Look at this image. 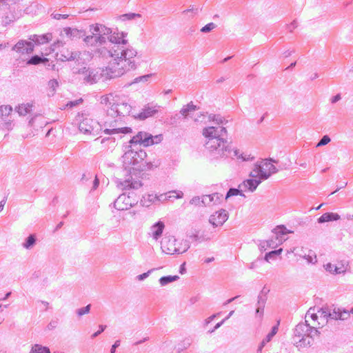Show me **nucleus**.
I'll use <instances>...</instances> for the list:
<instances>
[{
	"label": "nucleus",
	"mask_w": 353,
	"mask_h": 353,
	"mask_svg": "<svg viewBox=\"0 0 353 353\" xmlns=\"http://www.w3.org/2000/svg\"><path fill=\"white\" fill-rule=\"evenodd\" d=\"M329 314L322 309L310 308L305 317V324L296 325L294 334L299 341H305L306 336L311 338L318 336L319 330L323 327L328 322Z\"/></svg>",
	"instance_id": "nucleus-1"
},
{
	"label": "nucleus",
	"mask_w": 353,
	"mask_h": 353,
	"mask_svg": "<svg viewBox=\"0 0 353 353\" xmlns=\"http://www.w3.org/2000/svg\"><path fill=\"white\" fill-rule=\"evenodd\" d=\"M100 103L104 107L106 116L115 120L129 115L132 110L125 96L116 92L102 95Z\"/></svg>",
	"instance_id": "nucleus-2"
},
{
	"label": "nucleus",
	"mask_w": 353,
	"mask_h": 353,
	"mask_svg": "<svg viewBox=\"0 0 353 353\" xmlns=\"http://www.w3.org/2000/svg\"><path fill=\"white\" fill-rule=\"evenodd\" d=\"M90 35L86 36L83 41L87 46L99 48L106 41V37L112 33L110 28L100 23L90 26Z\"/></svg>",
	"instance_id": "nucleus-3"
},
{
	"label": "nucleus",
	"mask_w": 353,
	"mask_h": 353,
	"mask_svg": "<svg viewBox=\"0 0 353 353\" xmlns=\"http://www.w3.org/2000/svg\"><path fill=\"white\" fill-rule=\"evenodd\" d=\"M134 64L125 58L116 57L112 59L106 68V74L110 78H115L121 76L130 68L134 67Z\"/></svg>",
	"instance_id": "nucleus-4"
},
{
	"label": "nucleus",
	"mask_w": 353,
	"mask_h": 353,
	"mask_svg": "<svg viewBox=\"0 0 353 353\" xmlns=\"http://www.w3.org/2000/svg\"><path fill=\"white\" fill-rule=\"evenodd\" d=\"M163 140L162 134L152 136L145 132H139L134 136L130 141L132 144L140 145L144 147H148L154 144H158Z\"/></svg>",
	"instance_id": "nucleus-5"
},
{
	"label": "nucleus",
	"mask_w": 353,
	"mask_h": 353,
	"mask_svg": "<svg viewBox=\"0 0 353 353\" xmlns=\"http://www.w3.org/2000/svg\"><path fill=\"white\" fill-rule=\"evenodd\" d=\"M276 167L271 161L263 160L256 163L250 176H259L261 179H267L276 172Z\"/></svg>",
	"instance_id": "nucleus-6"
},
{
	"label": "nucleus",
	"mask_w": 353,
	"mask_h": 353,
	"mask_svg": "<svg viewBox=\"0 0 353 353\" xmlns=\"http://www.w3.org/2000/svg\"><path fill=\"white\" fill-rule=\"evenodd\" d=\"M44 54L48 56L56 51L57 57L61 61H68L74 58V53L72 50L68 49L64 43L61 41L54 42Z\"/></svg>",
	"instance_id": "nucleus-7"
},
{
	"label": "nucleus",
	"mask_w": 353,
	"mask_h": 353,
	"mask_svg": "<svg viewBox=\"0 0 353 353\" xmlns=\"http://www.w3.org/2000/svg\"><path fill=\"white\" fill-rule=\"evenodd\" d=\"M219 199L216 194L203 195L202 196H195L191 199L189 203V210L192 212H196L204 207L211 206L212 203H214Z\"/></svg>",
	"instance_id": "nucleus-8"
},
{
	"label": "nucleus",
	"mask_w": 353,
	"mask_h": 353,
	"mask_svg": "<svg viewBox=\"0 0 353 353\" xmlns=\"http://www.w3.org/2000/svg\"><path fill=\"white\" fill-rule=\"evenodd\" d=\"M79 130L84 135L96 136L101 131L100 124L90 118L83 119L79 123Z\"/></svg>",
	"instance_id": "nucleus-9"
},
{
	"label": "nucleus",
	"mask_w": 353,
	"mask_h": 353,
	"mask_svg": "<svg viewBox=\"0 0 353 353\" xmlns=\"http://www.w3.org/2000/svg\"><path fill=\"white\" fill-rule=\"evenodd\" d=\"M324 267L331 274H341L346 272L348 263L345 260L334 259L326 263Z\"/></svg>",
	"instance_id": "nucleus-10"
},
{
	"label": "nucleus",
	"mask_w": 353,
	"mask_h": 353,
	"mask_svg": "<svg viewBox=\"0 0 353 353\" xmlns=\"http://www.w3.org/2000/svg\"><path fill=\"white\" fill-rule=\"evenodd\" d=\"M161 250L167 254H173L181 252L179 247L177 246L176 240L173 236H166L161 241Z\"/></svg>",
	"instance_id": "nucleus-11"
},
{
	"label": "nucleus",
	"mask_w": 353,
	"mask_h": 353,
	"mask_svg": "<svg viewBox=\"0 0 353 353\" xmlns=\"http://www.w3.org/2000/svg\"><path fill=\"white\" fill-rule=\"evenodd\" d=\"M135 199L125 194H121L114 201V207L118 210H127L135 203Z\"/></svg>",
	"instance_id": "nucleus-12"
},
{
	"label": "nucleus",
	"mask_w": 353,
	"mask_h": 353,
	"mask_svg": "<svg viewBox=\"0 0 353 353\" xmlns=\"http://www.w3.org/2000/svg\"><path fill=\"white\" fill-rule=\"evenodd\" d=\"M13 50L19 54H29L34 51V46L30 41H20L14 47Z\"/></svg>",
	"instance_id": "nucleus-13"
},
{
	"label": "nucleus",
	"mask_w": 353,
	"mask_h": 353,
	"mask_svg": "<svg viewBox=\"0 0 353 353\" xmlns=\"http://www.w3.org/2000/svg\"><path fill=\"white\" fill-rule=\"evenodd\" d=\"M223 132H226L225 128L220 127L219 128H216L214 127H208L203 130V135L208 138V140L213 138L221 139L220 136Z\"/></svg>",
	"instance_id": "nucleus-14"
},
{
	"label": "nucleus",
	"mask_w": 353,
	"mask_h": 353,
	"mask_svg": "<svg viewBox=\"0 0 353 353\" xmlns=\"http://www.w3.org/2000/svg\"><path fill=\"white\" fill-rule=\"evenodd\" d=\"M228 219V214L225 210L216 212L210 218V222L215 226L223 225Z\"/></svg>",
	"instance_id": "nucleus-15"
},
{
	"label": "nucleus",
	"mask_w": 353,
	"mask_h": 353,
	"mask_svg": "<svg viewBox=\"0 0 353 353\" xmlns=\"http://www.w3.org/2000/svg\"><path fill=\"white\" fill-rule=\"evenodd\" d=\"M164 228V223L161 221H159L158 223L152 226L148 234L151 238H152L154 240H157L159 236H161Z\"/></svg>",
	"instance_id": "nucleus-16"
},
{
	"label": "nucleus",
	"mask_w": 353,
	"mask_h": 353,
	"mask_svg": "<svg viewBox=\"0 0 353 353\" xmlns=\"http://www.w3.org/2000/svg\"><path fill=\"white\" fill-rule=\"evenodd\" d=\"M261 179L259 176H250V179L243 181L242 185L248 190H254L261 183Z\"/></svg>",
	"instance_id": "nucleus-17"
},
{
	"label": "nucleus",
	"mask_w": 353,
	"mask_h": 353,
	"mask_svg": "<svg viewBox=\"0 0 353 353\" xmlns=\"http://www.w3.org/2000/svg\"><path fill=\"white\" fill-rule=\"evenodd\" d=\"M340 219L341 216L336 212H326L318 219V222L319 223H323L329 221H338Z\"/></svg>",
	"instance_id": "nucleus-18"
},
{
	"label": "nucleus",
	"mask_w": 353,
	"mask_h": 353,
	"mask_svg": "<svg viewBox=\"0 0 353 353\" xmlns=\"http://www.w3.org/2000/svg\"><path fill=\"white\" fill-rule=\"evenodd\" d=\"M350 311L349 312L342 308L338 307L334 308L332 313L329 314V316H332L335 319L345 320L350 316Z\"/></svg>",
	"instance_id": "nucleus-19"
},
{
	"label": "nucleus",
	"mask_w": 353,
	"mask_h": 353,
	"mask_svg": "<svg viewBox=\"0 0 353 353\" xmlns=\"http://www.w3.org/2000/svg\"><path fill=\"white\" fill-rule=\"evenodd\" d=\"M224 143H225V142L223 139L213 138V139H210L208 140L205 145H206V148L209 150L212 151L214 150L217 149L218 148H219L221 146H223Z\"/></svg>",
	"instance_id": "nucleus-20"
},
{
	"label": "nucleus",
	"mask_w": 353,
	"mask_h": 353,
	"mask_svg": "<svg viewBox=\"0 0 353 353\" xmlns=\"http://www.w3.org/2000/svg\"><path fill=\"white\" fill-rule=\"evenodd\" d=\"M157 111L158 110L155 108L146 107L141 112L137 114L136 118L139 119H145L154 116L157 112Z\"/></svg>",
	"instance_id": "nucleus-21"
},
{
	"label": "nucleus",
	"mask_w": 353,
	"mask_h": 353,
	"mask_svg": "<svg viewBox=\"0 0 353 353\" xmlns=\"http://www.w3.org/2000/svg\"><path fill=\"white\" fill-rule=\"evenodd\" d=\"M33 104L31 103H21L17 108L20 115H26L32 111Z\"/></svg>",
	"instance_id": "nucleus-22"
},
{
	"label": "nucleus",
	"mask_w": 353,
	"mask_h": 353,
	"mask_svg": "<svg viewBox=\"0 0 353 353\" xmlns=\"http://www.w3.org/2000/svg\"><path fill=\"white\" fill-rule=\"evenodd\" d=\"M12 108L11 106L6 105L0 106V121H5L11 114Z\"/></svg>",
	"instance_id": "nucleus-23"
},
{
	"label": "nucleus",
	"mask_w": 353,
	"mask_h": 353,
	"mask_svg": "<svg viewBox=\"0 0 353 353\" xmlns=\"http://www.w3.org/2000/svg\"><path fill=\"white\" fill-rule=\"evenodd\" d=\"M44 56H39L34 55L30 59H29L27 62L28 65H39L40 63H46L49 61L48 58H47L46 55Z\"/></svg>",
	"instance_id": "nucleus-24"
},
{
	"label": "nucleus",
	"mask_w": 353,
	"mask_h": 353,
	"mask_svg": "<svg viewBox=\"0 0 353 353\" xmlns=\"http://www.w3.org/2000/svg\"><path fill=\"white\" fill-rule=\"evenodd\" d=\"M52 33H46L41 35H36L34 41L39 44H45L52 40Z\"/></svg>",
	"instance_id": "nucleus-25"
},
{
	"label": "nucleus",
	"mask_w": 353,
	"mask_h": 353,
	"mask_svg": "<svg viewBox=\"0 0 353 353\" xmlns=\"http://www.w3.org/2000/svg\"><path fill=\"white\" fill-rule=\"evenodd\" d=\"M274 232L275 233L276 236V239L281 238L283 235H285L287 234L291 233L292 232L287 230L285 227L283 225H279L276 226L274 230Z\"/></svg>",
	"instance_id": "nucleus-26"
},
{
	"label": "nucleus",
	"mask_w": 353,
	"mask_h": 353,
	"mask_svg": "<svg viewBox=\"0 0 353 353\" xmlns=\"http://www.w3.org/2000/svg\"><path fill=\"white\" fill-rule=\"evenodd\" d=\"M137 55V52L133 49H127L125 50L121 56V58H125L127 61H130L131 59L134 58Z\"/></svg>",
	"instance_id": "nucleus-27"
},
{
	"label": "nucleus",
	"mask_w": 353,
	"mask_h": 353,
	"mask_svg": "<svg viewBox=\"0 0 353 353\" xmlns=\"http://www.w3.org/2000/svg\"><path fill=\"white\" fill-rule=\"evenodd\" d=\"M130 130L125 128H114V129H105L104 130L105 134H118V133H128L130 132Z\"/></svg>",
	"instance_id": "nucleus-28"
},
{
	"label": "nucleus",
	"mask_w": 353,
	"mask_h": 353,
	"mask_svg": "<svg viewBox=\"0 0 353 353\" xmlns=\"http://www.w3.org/2000/svg\"><path fill=\"white\" fill-rule=\"evenodd\" d=\"M32 353H50V350L46 347L40 345H34L32 348Z\"/></svg>",
	"instance_id": "nucleus-29"
},
{
	"label": "nucleus",
	"mask_w": 353,
	"mask_h": 353,
	"mask_svg": "<svg viewBox=\"0 0 353 353\" xmlns=\"http://www.w3.org/2000/svg\"><path fill=\"white\" fill-rule=\"evenodd\" d=\"M179 278L178 276H163L159 279V283L161 285H165L168 283L176 281Z\"/></svg>",
	"instance_id": "nucleus-30"
},
{
	"label": "nucleus",
	"mask_w": 353,
	"mask_h": 353,
	"mask_svg": "<svg viewBox=\"0 0 353 353\" xmlns=\"http://www.w3.org/2000/svg\"><path fill=\"white\" fill-rule=\"evenodd\" d=\"M167 196L169 199H181L183 196V193L179 190H172L167 193Z\"/></svg>",
	"instance_id": "nucleus-31"
},
{
	"label": "nucleus",
	"mask_w": 353,
	"mask_h": 353,
	"mask_svg": "<svg viewBox=\"0 0 353 353\" xmlns=\"http://www.w3.org/2000/svg\"><path fill=\"white\" fill-rule=\"evenodd\" d=\"M108 39L110 42L113 43H120L123 42V37L119 36V34L114 33L108 35Z\"/></svg>",
	"instance_id": "nucleus-32"
},
{
	"label": "nucleus",
	"mask_w": 353,
	"mask_h": 353,
	"mask_svg": "<svg viewBox=\"0 0 353 353\" xmlns=\"http://www.w3.org/2000/svg\"><path fill=\"white\" fill-rule=\"evenodd\" d=\"M64 32L65 33L68 38L72 39V37H75L79 34V31L76 29H72L70 28H67L64 29Z\"/></svg>",
	"instance_id": "nucleus-33"
},
{
	"label": "nucleus",
	"mask_w": 353,
	"mask_h": 353,
	"mask_svg": "<svg viewBox=\"0 0 353 353\" xmlns=\"http://www.w3.org/2000/svg\"><path fill=\"white\" fill-rule=\"evenodd\" d=\"M35 237L34 235H30L28 239H27V241L26 242V243L24 244V247L27 249H28L30 247H31L32 245H33L35 243Z\"/></svg>",
	"instance_id": "nucleus-34"
},
{
	"label": "nucleus",
	"mask_w": 353,
	"mask_h": 353,
	"mask_svg": "<svg viewBox=\"0 0 353 353\" xmlns=\"http://www.w3.org/2000/svg\"><path fill=\"white\" fill-rule=\"evenodd\" d=\"M282 249H279L277 250L272 251L265 254V259L267 261H269V260L274 256V255H279L281 253Z\"/></svg>",
	"instance_id": "nucleus-35"
},
{
	"label": "nucleus",
	"mask_w": 353,
	"mask_h": 353,
	"mask_svg": "<svg viewBox=\"0 0 353 353\" xmlns=\"http://www.w3.org/2000/svg\"><path fill=\"white\" fill-rule=\"evenodd\" d=\"M216 27L215 24L213 23H209L208 24H206L205 26H203L201 29V31L202 32H210L212 30H213L214 28Z\"/></svg>",
	"instance_id": "nucleus-36"
},
{
	"label": "nucleus",
	"mask_w": 353,
	"mask_h": 353,
	"mask_svg": "<svg viewBox=\"0 0 353 353\" xmlns=\"http://www.w3.org/2000/svg\"><path fill=\"white\" fill-rule=\"evenodd\" d=\"M90 309V305H88L85 307L78 310L77 314L79 316H82L83 314H86L89 313Z\"/></svg>",
	"instance_id": "nucleus-37"
},
{
	"label": "nucleus",
	"mask_w": 353,
	"mask_h": 353,
	"mask_svg": "<svg viewBox=\"0 0 353 353\" xmlns=\"http://www.w3.org/2000/svg\"><path fill=\"white\" fill-rule=\"evenodd\" d=\"M330 138L328 136L325 135L321 139V141L318 143L317 146L319 147V146H322V145H326L328 143H330Z\"/></svg>",
	"instance_id": "nucleus-38"
},
{
	"label": "nucleus",
	"mask_w": 353,
	"mask_h": 353,
	"mask_svg": "<svg viewBox=\"0 0 353 353\" xmlns=\"http://www.w3.org/2000/svg\"><path fill=\"white\" fill-rule=\"evenodd\" d=\"M131 181L129 180H126L122 183H121V186L123 189H132V187L130 185Z\"/></svg>",
	"instance_id": "nucleus-39"
},
{
	"label": "nucleus",
	"mask_w": 353,
	"mask_h": 353,
	"mask_svg": "<svg viewBox=\"0 0 353 353\" xmlns=\"http://www.w3.org/2000/svg\"><path fill=\"white\" fill-rule=\"evenodd\" d=\"M99 328L100 330H97V332L94 333L92 335V339H94L95 338L96 336H97L99 334H101V332H103L105 329L106 328V326L105 325H100L99 326Z\"/></svg>",
	"instance_id": "nucleus-40"
},
{
	"label": "nucleus",
	"mask_w": 353,
	"mask_h": 353,
	"mask_svg": "<svg viewBox=\"0 0 353 353\" xmlns=\"http://www.w3.org/2000/svg\"><path fill=\"white\" fill-rule=\"evenodd\" d=\"M130 185L132 187V189H137V188H140L142 185V184H141V183L140 181H134V182L131 181Z\"/></svg>",
	"instance_id": "nucleus-41"
},
{
	"label": "nucleus",
	"mask_w": 353,
	"mask_h": 353,
	"mask_svg": "<svg viewBox=\"0 0 353 353\" xmlns=\"http://www.w3.org/2000/svg\"><path fill=\"white\" fill-rule=\"evenodd\" d=\"M239 194V190L236 189H230L227 193V197H230L232 196L237 195Z\"/></svg>",
	"instance_id": "nucleus-42"
},
{
	"label": "nucleus",
	"mask_w": 353,
	"mask_h": 353,
	"mask_svg": "<svg viewBox=\"0 0 353 353\" xmlns=\"http://www.w3.org/2000/svg\"><path fill=\"white\" fill-rule=\"evenodd\" d=\"M120 345V341H117L112 346L110 352L111 353H115L116 348Z\"/></svg>",
	"instance_id": "nucleus-43"
},
{
	"label": "nucleus",
	"mask_w": 353,
	"mask_h": 353,
	"mask_svg": "<svg viewBox=\"0 0 353 353\" xmlns=\"http://www.w3.org/2000/svg\"><path fill=\"white\" fill-rule=\"evenodd\" d=\"M135 16H137L135 14H125L122 15L121 17H123L124 19H131ZM137 16H139V14H137Z\"/></svg>",
	"instance_id": "nucleus-44"
},
{
	"label": "nucleus",
	"mask_w": 353,
	"mask_h": 353,
	"mask_svg": "<svg viewBox=\"0 0 353 353\" xmlns=\"http://www.w3.org/2000/svg\"><path fill=\"white\" fill-rule=\"evenodd\" d=\"M42 119H43V118H42L41 116H36L34 118H33V119L31 120L30 123H31V124H32V125H34V124H35V123H36L37 121H41Z\"/></svg>",
	"instance_id": "nucleus-45"
},
{
	"label": "nucleus",
	"mask_w": 353,
	"mask_h": 353,
	"mask_svg": "<svg viewBox=\"0 0 353 353\" xmlns=\"http://www.w3.org/2000/svg\"><path fill=\"white\" fill-rule=\"evenodd\" d=\"M279 321H278L277 324L272 327L271 332L274 335H275L277 333V331H278V329H279Z\"/></svg>",
	"instance_id": "nucleus-46"
},
{
	"label": "nucleus",
	"mask_w": 353,
	"mask_h": 353,
	"mask_svg": "<svg viewBox=\"0 0 353 353\" xmlns=\"http://www.w3.org/2000/svg\"><path fill=\"white\" fill-rule=\"evenodd\" d=\"M188 112H190V111H189V110L188 109V105H187L185 108H183V109L181 110V114H182L183 115H184V116H187V115H188Z\"/></svg>",
	"instance_id": "nucleus-47"
},
{
	"label": "nucleus",
	"mask_w": 353,
	"mask_h": 353,
	"mask_svg": "<svg viewBox=\"0 0 353 353\" xmlns=\"http://www.w3.org/2000/svg\"><path fill=\"white\" fill-rule=\"evenodd\" d=\"M188 109L189 110V111H194L196 109V106L194 105L193 104H188Z\"/></svg>",
	"instance_id": "nucleus-48"
},
{
	"label": "nucleus",
	"mask_w": 353,
	"mask_h": 353,
	"mask_svg": "<svg viewBox=\"0 0 353 353\" xmlns=\"http://www.w3.org/2000/svg\"><path fill=\"white\" fill-rule=\"evenodd\" d=\"M239 159H241L243 161H248L252 159L249 155L247 157H243L242 155L238 157Z\"/></svg>",
	"instance_id": "nucleus-49"
},
{
	"label": "nucleus",
	"mask_w": 353,
	"mask_h": 353,
	"mask_svg": "<svg viewBox=\"0 0 353 353\" xmlns=\"http://www.w3.org/2000/svg\"><path fill=\"white\" fill-rule=\"evenodd\" d=\"M99 183V181L98 178L97 176H95V179L94 181V189L98 187Z\"/></svg>",
	"instance_id": "nucleus-50"
},
{
	"label": "nucleus",
	"mask_w": 353,
	"mask_h": 353,
	"mask_svg": "<svg viewBox=\"0 0 353 353\" xmlns=\"http://www.w3.org/2000/svg\"><path fill=\"white\" fill-rule=\"evenodd\" d=\"M274 336V335L272 332L268 334V335L267 336L266 342H269Z\"/></svg>",
	"instance_id": "nucleus-51"
},
{
	"label": "nucleus",
	"mask_w": 353,
	"mask_h": 353,
	"mask_svg": "<svg viewBox=\"0 0 353 353\" xmlns=\"http://www.w3.org/2000/svg\"><path fill=\"white\" fill-rule=\"evenodd\" d=\"M340 99V95H336L334 97L333 100H332V102H336V101H338L339 99Z\"/></svg>",
	"instance_id": "nucleus-52"
},
{
	"label": "nucleus",
	"mask_w": 353,
	"mask_h": 353,
	"mask_svg": "<svg viewBox=\"0 0 353 353\" xmlns=\"http://www.w3.org/2000/svg\"><path fill=\"white\" fill-rule=\"evenodd\" d=\"M4 204H5V203H2V202L0 203V211H1L3 210Z\"/></svg>",
	"instance_id": "nucleus-53"
},
{
	"label": "nucleus",
	"mask_w": 353,
	"mask_h": 353,
	"mask_svg": "<svg viewBox=\"0 0 353 353\" xmlns=\"http://www.w3.org/2000/svg\"><path fill=\"white\" fill-rule=\"evenodd\" d=\"M213 259H214L213 258H209V259H205V262L209 263V262L212 261Z\"/></svg>",
	"instance_id": "nucleus-54"
},
{
	"label": "nucleus",
	"mask_w": 353,
	"mask_h": 353,
	"mask_svg": "<svg viewBox=\"0 0 353 353\" xmlns=\"http://www.w3.org/2000/svg\"><path fill=\"white\" fill-rule=\"evenodd\" d=\"M144 276H145V274H142V275H140V276H139V279H142L143 278H144Z\"/></svg>",
	"instance_id": "nucleus-55"
},
{
	"label": "nucleus",
	"mask_w": 353,
	"mask_h": 353,
	"mask_svg": "<svg viewBox=\"0 0 353 353\" xmlns=\"http://www.w3.org/2000/svg\"><path fill=\"white\" fill-rule=\"evenodd\" d=\"M219 326H220V323H217V324L216 325V326H215V328H217V327H219Z\"/></svg>",
	"instance_id": "nucleus-56"
},
{
	"label": "nucleus",
	"mask_w": 353,
	"mask_h": 353,
	"mask_svg": "<svg viewBox=\"0 0 353 353\" xmlns=\"http://www.w3.org/2000/svg\"><path fill=\"white\" fill-rule=\"evenodd\" d=\"M323 205V204H321L319 207L316 208V210H319L321 208V206Z\"/></svg>",
	"instance_id": "nucleus-57"
},
{
	"label": "nucleus",
	"mask_w": 353,
	"mask_h": 353,
	"mask_svg": "<svg viewBox=\"0 0 353 353\" xmlns=\"http://www.w3.org/2000/svg\"><path fill=\"white\" fill-rule=\"evenodd\" d=\"M46 123V121H43L41 122V125H42L45 124Z\"/></svg>",
	"instance_id": "nucleus-58"
},
{
	"label": "nucleus",
	"mask_w": 353,
	"mask_h": 353,
	"mask_svg": "<svg viewBox=\"0 0 353 353\" xmlns=\"http://www.w3.org/2000/svg\"><path fill=\"white\" fill-rule=\"evenodd\" d=\"M295 65H296V62L292 63L291 64V66H294Z\"/></svg>",
	"instance_id": "nucleus-59"
},
{
	"label": "nucleus",
	"mask_w": 353,
	"mask_h": 353,
	"mask_svg": "<svg viewBox=\"0 0 353 353\" xmlns=\"http://www.w3.org/2000/svg\"><path fill=\"white\" fill-rule=\"evenodd\" d=\"M75 104H76V103H71L70 106H73V105H74Z\"/></svg>",
	"instance_id": "nucleus-60"
},
{
	"label": "nucleus",
	"mask_w": 353,
	"mask_h": 353,
	"mask_svg": "<svg viewBox=\"0 0 353 353\" xmlns=\"http://www.w3.org/2000/svg\"><path fill=\"white\" fill-rule=\"evenodd\" d=\"M188 12H189V10H185V11L183 12V13H184V14H185V13H187Z\"/></svg>",
	"instance_id": "nucleus-61"
},
{
	"label": "nucleus",
	"mask_w": 353,
	"mask_h": 353,
	"mask_svg": "<svg viewBox=\"0 0 353 353\" xmlns=\"http://www.w3.org/2000/svg\"><path fill=\"white\" fill-rule=\"evenodd\" d=\"M350 312L353 314V308L350 310Z\"/></svg>",
	"instance_id": "nucleus-62"
},
{
	"label": "nucleus",
	"mask_w": 353,
	"mask_h": 353,
	"mask_svg": "<svg viewBox=\"0 0 353 353\" xmlns=\"http://www.w3.org/2000/svg\"><path fill=\"white\" fill-rule=\"evenodd\" d=\"M63 18H66V17H67V15H63Z\"/></svg>",
	"instance_id": "nucleus-63"
},
{
	"label": "nucleus",
	"mask_w": 353,
	"mask_h": 353,
	"mask_svg": "<svg viewBox=\"0 0 353 353\" xmlns=\"http://www.w3.org/2000/svg\"><path fill=\"white\" fill-rule=\"evenodd\" d=\"M256 312L259 313V309H257L256 310Z\"/></svg>",
	"instance_id": "nucleus-64"
}]
</instances>
